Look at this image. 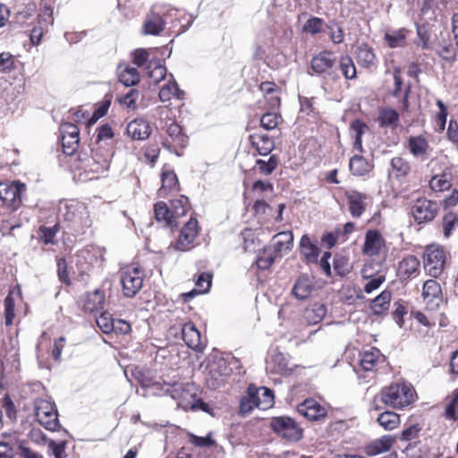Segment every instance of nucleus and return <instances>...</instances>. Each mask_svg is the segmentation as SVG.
Returning <instances> with one entry per match:
<instances>
[{
    "label": "nucleus",
    "instance_id": "1",
    "mask_svg": "<svg viewBox=\"0 0 458 458\" xmlns=\"http://www.w3.org/2000/svg\"><path fill=\"white\" fill-rule=\"evenodd\" d=\"M381 401L393 408H404L415 400V391L411 385L406 382H397L382 388Z\"/></svg>",
    "mask_w": 458,
    "mask_h": 458
},
{
    "label": "nucleus",
    "instance_id": "2",
    "mask_svg": "<svg viewBox=\"0 0 458 458\" xmlns=\"http://www.w3.org/2000/svg\"><path fill=\"white\" fill-rule=\"evenodd\" d=\"M274 404L273 392L267 387H256L250 386L247 395L240 402V413L243 416L249 415L254 408L267 410Z\"/></svg>",
    "mask_w": 458,
    "mask_h": 458
},
{
    "label": "nucleus",
    "instance_id": "3",
    "mask_svg": "<svg viewBox=\"0 0 458 458\" xmlns=\"http://www.w3.org/2000/svg\"><path fill=\"white\" fill-rule=\"evenodd\" d=\"M34 410L37 420L46 429L55 431L59 428L58 413L53 402L43 398L36 399Z\"/></svg>",
    "mask_w": 458,
    "mask_h": 458
},
{
    "label": "nucleus",
    "instance_id": "4",
    "mask_svg": "<svg viewBox=\"0 0 458 458\" xmlns=\"http://www.w3.org/2000/svg\"><path fill=\"white\" fill-rule=\"evenodd\" d=\"M424 268L433 277H438L444 271L445 255L438 245H429L423 254Z\"/></svg>",
    "mask_w": 458,
    "mask_h": 458
},
{
    "label": "nucleus",
    "instance_id": "5",
    "mask_svg": "<svg viewBox=\"0 0 458 458\" xmlns=\"http://www.w3.org/2000/svg\"><path fill=\"white\" fill-rule=\"evenodd\" d=\"M59 211L66 221L89 225V212L83 203L75 200L62 202Z\"/></svg>",
    "mask_w": 458,
    "mask_h": 458
},
{
    "label": "nucleus",
    "instance_id": "6",
    "mask_svg": "<svg viewBox=\"0 0 458 458\" xmlns=\"http://www.w3.org/2000/svg\"><path fill=\"white\" fill-rule=\"evenodd\" d=\"M270 426L275 432L286 440L298 441L302 437L301 428L289 417L273 418Z\"/></svg>",
    "mask_w": 458,
    "mask_h": 458
},
{
    "label": "nucleus",
    "instance_id": "7",
    "mask_svg": "<svg viewBox=\"0 0 458 458\" xmlns=\"http://www.w3.org/2000/svg\"><path fill=\"white\" fill-rule=\"evenodd\" d=\"M112 151L108 148L93 147L91 157L85 161L84 168L88 172L99 174L108 170Z\"/></svg>",
    "mask_w": 458,
    "mask_h": 458
},
{
    "label": "nucleus",
    "instance_id": "8",
    "mask_svg": "<svg viewBox=\"0 0 458 458\" xmlns=\"http://www.w3.org/2000/svg\"><path fill=\"white\" fill-rule=\"evenodd\" d=\"M26 191V185L20 182H13L12 183H0V199L3 203L11 208L17 209Z\"/></svg>",
    "mask_w": 458,
    "mask_h": 458
},
{
    "label": "nucleus",
    "instance_id": "9",
    "mask_svg": "<svg viewBox=\"0 0 458 458\" xmlns=\"http://www.w3.org/2000/svg\"><path fill=\"white\" fill-rule=\"evenodd\" d=\"M121 284L124 295L133 297L143 285V272L139 267H125L121 272Z\"/></svg>",
    "mask_w": 458,
    "mask_h": 458
},
{
    "label": "nucleus",
    "instance_id": "10",
    "mask_svg": "<svg viewBox=\"0 0 458 458\" xmlns=\"http://www.w3.org/2000/svg\"><path fill=\"white\" fill-rule=\"evenodd\" d=\"M232 369L224 358H216L208 364L207 382L212 388L222 386L230 377Z\"/></svg>",
    "mask_w": 458,
    "mask_h": 458
},
{
    "label": "nucleus",
    "instance_id": "11",
    "mask_svg": "<svg viewBox=\"0 0 458 458\" xmlns=\"http://www.w3.org/2000/svg\"><path fill=\"white\" fill-rule=\"evenodd\" d=\"M439 207L437 202L426 198L416 199L411 208V215L418 224L432 221L437 212Z\"/></svg>",
    "mask_w": 458,
    "mask_h": 458
},
{
    "label": "nucleus",
    "instance_id": "12",
    "mask_svg": "<svg viewBox=\"0 0 458 458\" xmlns=\"http://www.w3.org/2000/svg\"><path fill=\"white\" fill-rule=\"evenodd\" d=\"M199 233L198 221L191 218L182 228L178 240L169 249L179 251H186L192 248V243Z\"/></svg>",
    "mask_w": 458,
    "mask_h": 458
},
{
    "label": "nucleus",
    "instance_id": "13",
    "mask_svg": "<svg viewBox=\"0 0 458 458\" xmlns=\"http://www.w3.org/2000/svg\"><path fill=\"white\" fill-rule=\"evenodd\" d=\"M63 151L65 155H72L80 143V130L72 123H64L60 126Z\"/></svg>",
    "mask_w": 458,
    "mask_h": 458
},
{
    "label": "nucleus",
    "instance_id": "14",
    "mask_svg": "<svg viewBox=\"0 0 458 458\" xmlns=\"http://www.w3.org/2000/svg\"><path fill=\"white\" fill-rule=\"evenodd\" d=\"M165 132L167 138L164 140L163 146L179 155L177 148H183L187 145V136L182 132L181 126L174 122H171L165 126Z\"/></svg>",
    "mask_w": 458,
    "mask_h": 458
},
{
    "label": "nucleus",
    "instance_id": "15",
    "mask_svg": "<svg viewBox=\"0 0 458 458\" xmlns=\"http://www.w3.org/2000/svg\"><path fill=\"white\" fill-rule=\"evenodd\" d=\"M424 302L430 310H434L442 302V290L440 284L433 279L427 280L422 288Z\"/></svg>",
    "mask_w": 458,
    "mask_h": 458
},
{
    "label": "nucleus",
    "instance_id": "16",
    "mask_svg": "<svg viewBox=\"0 0 458 458\" xmlns=\"http://www.w3.org/2000/svg\"><path fill=\"white\" fill-rule=\"evenodd\" d=\"M420 267L419 259L413 255H408L399 262L397 276L402 281L410 280L420 275Z\"/></svg>",
    "mask_w": 458,
    "mask_h": 458
},
{
    "label": "nucleus",
    "instance_id": "17",
    "mask_svg": "<svg viewBox=\"0 0 458 458\" xmlns=\"http://www.w3.org/2000/svg\"><path fill=\"white\" fill-rule=\"evenodd\" d=\"M335 61L336 58L334 52L325 50L313 56L310 63L311 69L318 75L324 73L329 74V71L335 64Z\"/></svg>",
    "mask_w": 458,
    "mask_h": 458
},
{
    "label": "nucleus",
    "instance_id": "18",
    "mask_svg": "<svg viewBox=\"0 0 458 458\" xmlns=\"http://www.w3.org/2000/svg\"><path fill=\"white\" fill-rule=\"evenodd\" d=\"M298 412L310 420H318L327 415V410L314 399H306L297 407Z\"/></svg>",
    "mask_w": 458,
    "mask_h": 458
},
{
    "label": "nucleus",
    "instance_id": "19",
    "mask_svg": "<svg viewBox=\"0 0 458 458\" xmlns=\"http://www.w3.org/2000/svg\"><path fill=\"white\" fill-rule=\"evenodd\" d=\"M408 148L411 155L421 161L430 156L431 148L427 140L422 136H411L408 140Z\"/></svg>",
    "mask_w": 458,
    "mask_h": 458
},
{
    "label": "nucleus",
    "instance_id": "20",
    "mask_svg": "<svg viewBox=\"0 0 458 458\" xmlns=\"http://www.w3.org/2000/svg\"><path fill=\"white\" fill-rule=\"evenodd\" d=\"M385 356L377 348H371L360 354V366L365 371H372L385 362Z\"/></svg>",
    "mask_w": 458,
    "mask_h": 458
},
{
    "label": "nucleus",
    "instance_id": "21",
    "mask_svg": "<svg viewBox=\"0 0 458 458\" xmlns=\"http://www.w3.org/2000/svg\"><path fill=\"white\" fill-rule=\"evenodd\" d=\"M315 288L313 279L308 275H301L293 284L292 294L300 301L307 299Z\"/></svg>",
    "mask_w": 458,
    "mask_h": 458
},
{
    "label": "nucleus",
    "instance_id": "22",
    "mask_svg": "<svg viewBox=\"0 0 458 458\" xmlns=\"http://www.w3.org/2000/svg\"><path fill=\"white\" fill-rule=\"evenodd\" d=\"M345 195L348 200L351 215L355 218L360 217L366 208L365 201L367 199V196L357 191H349Z\"/></svg>",
    "mask_w": 458,
    "mask_h": 458
},
{
    "label": "nucleus",
    "instance_id": "23",
    "mask_svg": "<svg viewBox=\"0 0 458 458\" xmlns=\"http://www.w3.org/2000/svg\"><path fill=\"white\" fill-rule=\"evenodd\" d=\"M384 244V239L380 233L377 230H369L365 235V242L362 251L368 256L377 255Z\"/></svg>",
    "mask_w": 458,
    "mask_h": 458
},
{
    "label": "nucleus",
    "instance_id": "24",
    "mask_svg": "<svg viewBox=\"0 0 458 458\" xmlns=\"http://www.w3.org/2000/svg\"><path fill=\"white\" fill-rule=\"evenodd\" d=\"M127 133L134 140H143L149 137L151 127L144 119H135L127 125Z\"/></svg>",
    "mask_w": 458,
    "mask_h": 458
},
{
    "label": "nucleus",
    "instance_id": "25",
    "mask_svg": "<svg viewBox=\"0 0 458 458\" xmlns=\"http://www.w3.org/2000/svg\"><path fill=\"white\" fill-rule=\"evenodd\" d=\"M394 89L392 92V96L394 98H401L400 103H401V110L403 112H408L409 111V96L411 92V86H407L404 93L403 96H401L402 87H403V79L401 76V71L399 68H395L394 70Z\"/></svg>",
    "mask_w": 458,
    "mask_h": 458
},
{
    "label": "nucleus",
    "instance_id": "26",
    "mask_svg": "<svg viewBox=\"0 0 458 458\" xmlns=\"http://www.w3.org/2000/svg\"><path fill=\"white\" fill-rule=\"evenodd\" d=\"M165 22L163 18L154 12L147 14L142 26V32L145 35H159L165 30Z\"/></svg>",
    "mask_w": 458,
    "mask_h": 458
},
{
    "label": "nucleus",
    "instance_id": "27",
    "mask_svg": "<svg viewBox=\"0 0 458 458\" xmlns=\"http://www.w3.org/2000/svg\"><path fill=\"white\" fill-rule=\"evenodd\" d=\"M182 339L188 347L193 350L201 349V336L193 323H185L182 327Z\"/></svg>",
    "mask_w": 458,
    "mask_h": 458
},
{
    "label": "nucleus",
    "instance_id": "28",
    "mask_svg": "<svg viewBox=\"0 0 458 458\" xmlns=\"http://www.w3.org/2000/svg\"><path fill=\"white\" fill-rule=\"evenodd\" d=\"M394 444V438L386 435L369 443L365 447V453L369 456H376L389 451Z\"/></svg>",
    "mask_w": 458,
    "mask_h": 458
},
{
    "label": "nucleus",
    "instance_id": "29",
    "mask_svg": "<svg viewBox=\"0 0 458 458\" xmlns=\"http://www.w3.org/2000/svg\"><path fill=\"white\" fill-rule=\"evenodd\" d=\"M251 145L261 156L268 155L275 148V142L271 137L264 133H255L250 136Z\"/></svg>",
    "mask_w": 458,
    "mask_h": 458
},
{
    "label": "nucleus",
    "instance_id": "30",
    "mask_svg": "<svg viewBox=\"0 0 458 458\" xmlns=\"http://www.w3.org/2000/svg\"><path fill=\"white\" fill-rule=\"evenodd\" d=\"M327 307L320 302H314L305 308L303 318L310 325H317L322 321L327 314Z\"/></svg>",
    "mask_w": 458,
    "mask_h": 458
},
{
    "label": "nucleus",
    "instance_id": "31",
    "mask_svg": "<svg viewBox=\"0 0 458 458\" xmlns=\"http://www.w3.org/2000/svg\"><path fill=\"white\" fill-rule=\"evenodd\" d=\"M293 243L292 232H281L276 234L272 241L271 249L276 254H283L291 250Z\"/></svg>",
    "mask_w": 458,
    "mask_h": 458
},
{
    "label": "nucleus",
    "instance_id": "32",
    "mask_svg": "<svg viewBox=\"0 0 458 458\" xmlns=\"http://www.w3.org/2000/svg\"><path fill=\"white\" fill-rule=\"evenodd\" d=\"M117 72L119 81L127 87L134 86L140 81V74L135 67L121 64L117 68Z\"/></svg>",
    "mask_w": 458,
    "mask_h": 458
},
{
    "label": "nucleus",
    "instance_id": "33",
    "mask_svg": "<svg viewBox=\"0 0 458 458\" xmlns=\"http://www.w3.org/2000/svg\"><path fill=\"white\" fill-rule=\"evenodd\" d=\"M453 177L452 168H445L441 174L431 178L429 186L434 191H444L451 187Z\"/></svg>",
    "mask_w": 458,
    "mask_h": 458
},
{
    "label": "nucleus",
    "instance_id": "34",
    "mask_svg": "<svg viewBox=\"0 0 458 458\" xmlns=\"http://www.w3.org/2000/svg\"><path fill=\"white\" fill-rule=\"evenodd\" d=\"M355 55L358 64L364 68H369L375 64L376 55L374 54L372 47L368 44L362 43L357 46Z\"/></svg>",
    "mask_w": 458,
    "mask_h": 458
},
{
    "label": "nucleus",
    "instance_id": "35",
    "mask_svg": "<svg viewBox=\"0 0 458 458\" xmlns=\"http://www.w3.org/2000/svg\"><path fill=\"white\" fill-rule=\"evenodd\" d=\"M369 131L368 125L359 120L356 119L352 122L350 126V133L352 137L353 138V149L359 152L363 151L362 147V135Z\"/></svg>",
    "mask_w": 458,
    "mask_h": 458
},
{
    "label": "nucleus",
    "instance_id": "36",
    "mask_svg": "<svg viewBox=\"0 0 458 458\" xmlns=\"http://www.w3.org/2000/svg\"><path fill=\"white\" fill-rule=\"evenodd\" d=\"M301 254L305 258L308 262H317L319 249L317 244L309 238L308 235H303L300 242Z\"/></svg>",
    "mask_w": 458,
    "mask_h": 458
},
{
    "label": "nucleus",
    "instance_id": "37",
    "mask_svg": "<svg viewBox=\"0 0 458 458\" xmlns=\"http://www.w3.org/2000/svg\"><path fill=\"white\" fill-rule=\"evenodd\" d=\"M350 171L353 175L363 176L373 168V164L366 160L362 156L354 155L349 162Z\"/></svg>",
    "mask_w": 458,
    "mask_h": 458
},
{
    "label": "nucleus",
    "instance_id": "38",
    "mask_svg": "<svg viewBox=\"0 0 458 458\" xmlns=\"http://www.w3.org/2000/svg\"><path fill=\"white\" fill-rule=\"evenodd\" d=\"M267 369L276 374H283L290 370L284 354L280 352H274L267 361Z\"/></svg>",
    "mask_w": 458,
    "mask_h": 458
},
{
    "label": "nucleus",
    "instance_id": "39",
    "mask_svg": "<svg viewBox=\"0 0 458 458\" xmlns=\"http://www.w3.org/2000/svg\"><path fill=\"white\" fill-rule=\"evenodd\" d=\"M173 97L178 99L182 98L183 91L181 90L174 80H170L164 84L159 91V99L162 102L169 101Z\"/></svg>",
    "mask_w": 458,
    "mask_h": 458
},
{
    "label": "nucleus",
    "instance_id": "40",
    "mask_svg": "<svg viewBox=\"0 0 458 458\" xmlns=\"http://www.w3.org/2000/svg\"><path fill=\"white\" fill-rule=\"evenodd\" d=\"M178 179L174 171H165L162 173V185L158 190L160 197H165L168 192L177 189Z\"/></svg>",
    "mask_w": 458,
    "mask_h": 458
},
{
    "label": "nucleus",
    "instance_id": "41",
    "mask_svg": "<svg viewBox=\"0 0 458 458\" xmlns=\"http://www.w3.org/2000/svg\"><path fill=\"white\" fill-rule=\"evenodd\" d=\"M148 76L155 82L158 83L165 78L166 68L162 65L158 59L150 60L147 66Z\"/></svg>",
    "mask_w": 458,
    "mask_h": 458
},
{
    "label": "nucleus",
    "instance_id": "42",
    "mask_svg": "<svg viewBox=\"0 0 458 458\" xmlns=\"http://www.w3.org/2000/svg\"><path fill=\"white\" fill-rule=\"evenodd\" d=\"M105 294L100 290H95L88 295L85 309L90 312H97L104 309Z\"/></svg>",
    "mask_w": 458,
    "mask_h": 458
},
{
    "label": "nucleus",
    "instance_id": "43",
    "mask_svg": "<svg viewBox=\"0 0 458 458\" xmlns=\"http://www.w3.org/2000/svg\"><path fill=\"white\" fill-rule=\"evenodd\" d=\"M399 113L391 107L383 108L379 112L378 122L380 126H392L395 128L399 123Z\"/></svg>",
    "mask_w": 458,
    "mask_h": 458
},
{
    "label": "nucleus",
    "instance_id": "44",
    "mask_svg": "<svg viewBox=\"0 0 458 458\" xmlns=\"http://www.w3.org/2000/svg\"><path fill=\"white\" fill-rule=\"evenodd\" d=\"M407 30L400 29L386 33L385 39L392 48L402 47L406 44Z\"/></svg>",
    "mask_w": 458,
    "mask_h": 458
},
{
    "label": "nucleus",
    "instance_id": "45",
    "mask_svg": "<svg viewBox=\"0 0 458 458\" xmlns=\"http://www.w3.org/2000/svg\"><path fill=\"white\" fill-rule=\"evenodd\" d=\"M390 301L391 293L384 291L371 301L370 308L375 314L379 315L388 310Z\"/></svg>",
    "mask_w": 458,
    "mask_h": 458
},
{
    "label": "nucleus",
    "instance_id": "46",
    "mask_svg": "<svg viewBox=\"0 0 458 458\" xmlns=\"http://www.w3.org/2000/svg\"><path fill=\"white\" fill-rule=\"evenodd\" d=\"M377 422L386 430H393L400 424V417L394 411H386L377 418Z\"/></svg>",
    "mask_w": 458,
    "mask_h": 458
},
{
    "label": "nucleus",
    "instance_id": "47",
    "mask_svg": "<svg viewBox=\"0 0 458 458\" xmlns=\"http://www.w3.org/2000/svg\"><path fill=\"white\" fill-rule=\"evenodd\" d=\"M96 142L95 147L106 148L108 145L107 141L112 140L114 132L110 125L103 124L96 130Z\"/></svg>",
    "mask_w": 458,
    "mask_h": 458
},
{
    "label": "nucleus",
    "instance_id": "48",
    "mask_svg": "<svg viewBox=\"0 0 458 458\" xmlns=\"http://www.w3.org/2000/svg\"><path fill=\"white\" fill-rule=\"evenodd\" d=\"M339 68L346 80H353L357 77L355 64L349 55H342L340 57Z\"/></svg>",
    "mask_w": 458,
    "mask_h": 458
},
{
    "label": "nucleus",
    "instance_id": "49",
    "mask_svg": "<svg viewBox=\"0 0 458 458\" xmlns=\"http://www.w3.org/2000/svg\"><path fill=\"white\" fill-rule=\"evenodd\" d=\"M155 216L157 221H162L167 225H172L174 219L171 208L165 202L155 205Z\"/></svg>",
    "mask_w": 458,
    "mask_h": 458
},
{
    "label": "nucleus",
    "instance_id": "50",
    "mask_svg": "<svg viewBox=\"0 0 458 458\" xmlns=\"http://www.w3.org/2000/svg\"><path fill=\"white\" fill-rule=\"evenodd\" d=\"M278 165V159L275 155L270 156L267 161L258 159L256 161V167L259 172L264 175L271 174Z\"/></svg>",
    "mask_w": 458,
    "mask_h": 458
},
{
    "label": "nucleus",
    "instance_id": "51",
    "mask_svg": "<svg viewBox=\"0 0 458 458\" xmlns=\"http://www.w3.org/2000/svg\"><path fill=\"white\" fill-rule=\"evenodd\" d=\"M276 253L271 248H265L264 250L259 254L257 259V266L259 269L266 270L274 263Z\"/></svg>",
    "mask_w": 458,
    "mask_h": 458
},
{
    "label": "nucleus",
    "instance_id": "52",
    "mask_svg": "<svg viewBox=\"0 0 458 458\" xmlns=\"http://www.w3.org/2000/svg\"><path fill=\"white\" fill-rule=\"evenodd\" d=\"M96 323L104 334L113 332L115 327V320L109 313L106 312H102L98 317H97Z\"/></svg>",
    "mask_w": 458,
    "mask_h": 458
},
{
    "label": "nucleus",
    "instance_id": "53",
    "mask_svg": "<svg viewBox=\"0 0 458 458\" xmlns=\"http://www.w3.org/2000/svg\"><path fill=\"white\" fill-rule=\"evenodd\" d=\"M171 211L174 218L184 216L189 208V200L185 196L171 201Z\"/></svg>",
    "mask_w": 458,
    "mask_h": 458
},
{
    "label": "nucleus",
    "instance_id": "54",
    "mask_svg": "<svg viewBox=\"0 0 458 458\" xmlns=\"http://www.w3.org/2000/svg\"><path fill=\"white\" fill-rule=\"evenodd\" d=\"M196 285L198 287V290H192L191 292L186 294L187 296L192 297L197 293H208L211 286V276L208 273L200 274L196 282Z\"/></svg>",
    "mask_w": 458,
    "mask_h": 458
},
{
    "label": "nucleus",
    "instance_id": "55",
    "mask_svg": "<svg viewBox=\"0 0 458 458\" xmlns=\"http://www.w3.org/2000/svg\"><path fill=\"white\" fill-rule=\"evenodd\" d=\"M391 166L396 177H404L410 172L409 163L401 157L392 158Z\"/></svg>",
    "mask_w": 458,
    "mask_h": 458
},
{
    "label": "nucleus",
    "instance_id": "56",
    "mask_svg": "<svg viewBox=\"0 0 458 458\" xmlns=\"http://www.w3.org/2000/svg\"><path fill=\"white\" fill-rule=\"evenodd\" d=\"M139 96L140 93L138 89H131L128 93L119 98V102L128 110H135L137 108Z\"/></svg>",
    "mask_w": 458,
    "mask_h": 458
},
{
    "label": "nucleus",
    "instance_id": "57",
    "mask_svg": "<svg viewBox=\"0 0 458 458\" xmlns=\"http://www.w3.org/2000/svg\"><path fill=\"white\" fill-rule=\"evenodd\" d=\"M59 231V225L56 224L51 227H47L45 225H41L39 227V238L44 242V244H53L55 243V238Z\"/></svg>",
    "mask_w": 458,
    "mask_h": 458
},
{
    "label": "nucleus",
    "instance_id": "58",
    "mask_svg": "<svg viewBox=\"0 0 458 458\" xmlns=\"http://www.w3.org/2000/svg\"><path fill=\"white\" fill-rule=\"evenodd\" d=\"M324 21L318 17H312L309 19L303 26L305 32L312 35L318 34L321 31Z\"/></svg>",
    "mask_w": 458,
    "mask_h": 458
},
{
    "label": "nucleus",
    "instance_id": "59",
    "mask_svg": "<svg viewBox=\"0 0 458 458\" xmlns=\"http://www.w3.org/2000/svg\"><path fill=\"white\" fill-rule=\"evenodd\" d=\"M260 124L266 130H273L278 124V115L276 113L267 112L262 115Z\"/></svg>",
    "mask_w": 458,
    "mask_h": 458
},
{
    "label": "nucleus",
    "instance_id": "60",
    "mask_svg": "<svg viewBox=\"0 0 458 458\" xmlns=\"http://www.w3.org/2000/svg\"><path fill=\"white\" fill-rule=\"evenodd\" d=\"M445 416L451 420L458 419V388L454 391L452 401L445 410Z\"/></svg>",
    "mask_w": 458,
    "mask_h": 458
},
{
    "label": "nucleus",
    "instance_id": "61",
    "mask_svg": "<svg viewBox=\"0 0 458 458\" xmlns=\"http://www.w3.org/2000/svg\"><path fill=\"white\" fill-rule=\"evenodd\" d=\"M458 225V218L453 213H448L443 220L444 235L447 238L451 235L454 227Z\"/></svg>",
    "mask_w": 458,
    "mask_h": 458
},
{
    "label": "nucleus",
    "instance_id": "62",
    "mask_svg": "<svg viewBox=\"0 0 458 458\" xmlns=\"http://www.w3.org/2000/svg\"><path fill=\"white\" fill-rule=\"evenodd\" d=\"M5 323L10 325L14 318V300L11 293L4 299Z\"/></svg>",
    "mask_w": 458,
    "mask_h": 458
},
{
    "label": "nucleus",
    "instance_id": "63",
    "mask_svg": "<svg viewBox=\"0 0 458 458\" xmlns=\"http://www.w3.org/2000/svg\"><path fill=\"white\" fill-rule=\"evenodd\" d=\"M48 447L55 458H66L65 443L64 441L56 443L51 440L48 443Z\"/></svg>",
    "mask_w": 458,
    "mask_h": 458
},
{
    "label": "nucleus",
    "instance_id": "64",
    "mask_svg": "<svg viewBox=\"0 0 458 458\" xmlns=\"http://www.w3.org/2000/svg\"><path fill=\"white\" fill-rule=\"evenodd\" d=\"M132 58L133 64H136L138 67H141L148 62L149 58V53L148 50L143 48L136 49L132 53Z\"/></svg>",
    "mask_w": 458,
    "mask_h": 458
}]
</instances>
